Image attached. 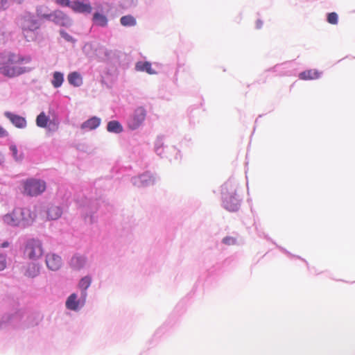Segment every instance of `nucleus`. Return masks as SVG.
Here are the masks:
<instances>
[{"mask_svg": "<svg viewBox=\"0 0 355 355\" xmlns=\"http://www.w3.org/2000/svg\"><path fill=\"white\" fill-rule=\"evenodd\" d=\"M30 61L19 54L10 51L0 53V73L4 76L14 78L28 71V69L21 65Z\"/></svg>", "mask_w": 355, "mask_h": 355, "instance_id": "f257e3e1", "label": "nucleus"}, {"mask_svg": "<svg viewBox=\"0 0 355 355\" xmlns=\"http://www.w3.org/2000/svg\"><path fill=\"white\" fill-rule=\"evenodd\" d=\"M221 193L225 209L228 211H237L241 200L237 186L232 182H227L222 186Z\"/></svg>", "mask_w": 355, "mask_h": 355, "instance_id": "f03ea898", "label": "nucleus"}, {"mask_svg": "<svg viewBox=\"0 0 355 355\" xmlns=\"http://www.w3.org/2000/svg\"><path fill=\"white\" fill-rule=\"evenodd\" d=\"M35 214L27 208H16L10 214H6L3 222L11 226L27 225L33 223Z\"/></svg>", "mask_w": 355, "mask_h": 355, "instance_id": "7ed1b4c3", "label": "nucleus"}, {"mask_svg": "<svg viewBox=\"0 0 355 355\" xmlns=\"http://www.w3.org/2000/svg\"><path fill=\"white\" fill-rule=\"evenodd\" d=\"M22 33L27 41H33L36 38V31L40 28L38 21L30 15L24 16L20 21Z\"/></svg>", "mask_w": 355, "mask_h": 355, "instance_id": "20e7f679", "label": "nucleus"}, {"mask_svg": "<svg viewBox=\"0 0 355 355\" xmlns=\"http://www.w3.org/2000/svg\"><path fill=\"white\" fill-rule=\"evenodd\" d=\"M24 194L28 196H37L46 190V182L41 180L28 179L24 182Z\"/></svg>", "mask_w": 355, "mask_h": 355, "instance_id": "39448f33", "label": "nucleus"}, {"mask_svg": "<svg viewBox=\"0 0 355 355\" xmlns=\"http://www.w3.org/2000/svg\"><path fill=\"white\" fill-rule=\"evenodd\" d=\"M24 254L31 259H37L42 257L43 249L40 241L29 240L25 247Z\"/></svg>", "mask_w": 355, "mask_h": 355, "instance_id": "423d86ee", "label": "nucleus"}, {"mask_svg": "<svg viewBox=\"0 0 355 355\" xmlns=\"http://www.w3.org/2000/svg\"><path fill=\"white\" fill-rule=\"evenodd\" d=\"M146 112L143 107L135 110L132 116L129 119L128 125L132 130L138 128L145 120Z\"/></svg>", "mask_w": 355, "mask_h": 355, "instance_id": "0eeeda50", "label": "nucleus"}, {"mask_svg": "<svg viewBox=\"0 0 355 355\" xmlns=\"http://www.w3.org/2000/svg\"><path fill=\"white\" fill-rule=\"evenodd\" d=\"M86 293H83V299H78L76 293L70 295L65 303L67 309L71 311H77L83 307L85 302Z\"/></svg>", "mask_w": 355, "mask_h": 355, "instance_id": "6e6552de", "label": "nucleus"}, {"mask_svg": "<svg viewBox=\"0 0 355 355\" xmlns=\"http://www.w3.org/2000/svg\"><path fill=\"white\" fill-rule=\"evenodd\" d=\"M5 116L9 119L11 123L17 128L23 129L27 125L26 120L24 117L15 114L10 112H6Z\"/></svg>", "mask_w": 355, "mask_h": 355, "instance_id": "1a4fd4ad", "label": "nucleus"}, {"mask_svg": "<svg viewBox=\"0 0 355 355\" xmlns=\"http://www.w3.org/2000/svg\"><path fill=\"white\" fill-rule=\"evenodd\" d=\"M46 263L49 269L57 270L62 266V259L55 254H48L46 257Z\"/></svg>", "mask_w": 355, "mask_h": 355, "instance_id": "9d476101", "label": "nucleus"}, {"mask_svg": "<svg viewBox=\"0 0 355 355\" xmlns=\"http://www.w3.org/2000/svg\"><path fill=\"white\" fill-rule=\"evenodd\" d=\"M71 8L77 12L90 13L92 10V8L87 0H85V1H73L71 3Z\"/></svg>", "mask_w": 355, "mask_h": 355, "instance_id": "9b49d317", "label": "nucleus"}, {"mask_svg": "<svg viewBox=\"0 0 355 355\" xmlns=\"http://www.w3.org/2000/svg\"><path fill=\"white\" fill-rule=\"evenodd\" d=\"M53 21L62 26H66L69 24L70 20L69 17L62 11L56 10L52 15Z\"/></svg>", "mask_w": 355, "mask_h": 355, "instance_id": "f8f14e48", "label": "nucleus"}, {"mask_svg": "<svg viewBox=\"0 0 355 355\" xmlns=\"http://www.w3.org/2000/svg\"><path fill=\"white\" fill-rule=\"evenodd\" d=\"M320 74L321 73L317 69H309L301 72L299 78L304 80H315L320 77Z\"/></svg>", "mask_w": 355, "mask_h": 355, "instance_id": "ddd939ff", "label": "nucleus"}, {"mask_svg": "<svg viewBox=\"0 0 355 355\" xmlns=\"http://www.w3.org/2000/svg\"><path fill=\"white\" fill-rule=\"evenodd\" d=\"M100 123L101 119L98 117L94 116L84 122L81 125V128L92 130L96 128Z\"/></svg>", "mask_w": 355, "mask_h": 355, "instance_id": "4468645a", "label": "nucleus"}, {"mask_svg": "<svg viewBox=\"0 0 355 355\" xmlns=\"http://www.w3.org/2000/svg\"><path fill=\"white\" fill-rule=\"evenodd\" d=\"M67 80L69 84L79 87L83 83V79L80 74L76 71L70 73L67 76Z\"/></svg>", "mask_w": 355, "mask_h": 355, "instance_id": "2eb2a0df", "label": "nucleus"}, {"mask_svg": "<svg viewBox=\"0 0 355 355\" xmlns=\"http://www.w3.org/2000/svg\"><path fill=\"white\" fill-rule=\"evenodd\" d=\"M22 318V314L20 312H16L11 315H4L3 318L4 322H9L12 324H17Z\"/></svg>", "mask_w": 355, "mask_h": 355, "instance_id": "dca6fc26", "label": "nucleus"}, {"mask_svg": "<svg viewBox=\"0 0 355 355\" xmlns=\"http://www.w3.org/2000/svg\"><path fill=\"white\" fill-rule=\"evenodd\" d=\"M85 262L86 259L85 257L76 255L71 258L70 265L73 268L78 270L83 267Z\"/></svg>", "mask_w": 355, "mask_h": 355, "instance_id": "f3484780", "label": "nucleus"}, {"mask_svg": "<svg viewBox=\"0 0 355 355\" xmlns=\"http://www.w3.org/2000/svg\"><path fill=\"white\" fill-rule=\"evenodd\" d=\"M62 215V209L58 206H51L47 211V217L51 220H56Z\"/></svg>", "mask_w": 355, "mask_h": 355, "instance_id": "a211bd4d", "label": "nucleus"}, {"mask_svg": "<svg viewBox=\"0 0 355 355\" xmlns=\"http://www.w3.org/2000/svg\"><path fill=\"white\" fill-rule=\"evenodd\" d=\"M135 69L138 71H146L149 74H153L154 71L151 67V64L148 62H138L135 65Z\"/></svg>", "mask_w": 355, "mask_h": 355, "instance_id": "6ab92c4d", "label": "nucleus"}, {"mask_svg": "<svg viewBox=\"0 0 355 355\" xmlns=\"http://www.w3.org/2000/svg\"><path fill=\"white\" fill-rule=\"evenodd\" d=\"M94 24L99 26H105L107 24V19L105 15L99 12H95L93 16Z\"/></svg>", "mask_w": 355, "mask_h": 355, "instance_id": "aec40b11", "label": "nucleus"}, {"mask_svg": "<svg viewBox=\"0 0 355 355\" xmlns=\"http://www.w3.org/2000/svg\"><path fill=\"white\" fill-rule=\"evenodd\" d=\"M107 130L108 132L120 133L123 131V127L117 121H111L107 123Z\"/></svg>", "mask_w": 355, "mask_h": 355, "instance_id": "412c9836", "label": "nucleus"}, {"mask_svg": "<svg viewBox=\"0 0 355 355\" xmlns=\"http://www.w3.org/2000/svg\"><path fill=\"white\" fill-rule=\"evenodd\" d=\"M49 121V117L43 112H41L36 118V124L40 128H46Z\"/></svg>", "mask_w": 355, "mask_h": 355, "instance_id": "4be33fe9", "label": "nucleus"}, {"mask_svg": "<svg viewBox=\"0 0 355 355\" xmlns=\"http://www.w3.org/2000/svg\"><path fill=\"white\" fill-rule=\"evenodd\" d=\"M24 0H0V9L5 10L8 9L11 4H21Z\"/></svg>", "mask_w": 355, "mask_h": 355, "instance_id": "5701e85b", "label": "nucleus"}, {"mask_svg": "<svg viewBox=\"0 0 355 355\" xmlns=\"http://www.w3.org/2000/svg\"><path fill=\"white\" fill-rule=\"evenodd\" d=\"M63 80V74L60 72L55 71L53 73V78L51 83L54 87L58 88L62 85Z\"/></svg>", "mask_w": 355, "mask_h": 355, "instance_id": "b1692460", "label": "nucleus"}, {"mask_svg": "<svg viewBox=\"0 0 355 355\" xmlns=\"http://www.w3.org/2000/svg\"><path fill=\"white\" fill-rule=\"evenodd\" d=\"M121 24L124 26H133L136 24V19L131 15H125L121 18Z\"/></svg>", "mask_w": 355, "mask_h": 355, "instance_id": "393cba45", "label": "nucleus"}, {"mask_svg": "<svg viewBox=\"0 0 355 355\" xmlns=\"http://www.w3.org/2000/svg\"><path fill=\"white\" fill-rule=\"evenodd\" d=\"M92 282V279L89 277H85L82 278L78 284V286L83 291H85L90 286ZM85 293V292H83Z\"/></svg>", "mask_w": 355, "mask_h": 355, "instance_id": "a878e982", "label": "nucleus"}, {"mask_svg": "<svg viewBox=\"0 0 355 355\" xmlns=\"http://www.w3.org/2000/svg\"><path fill=\"white\" fill-rule=\"evenodd\" d=\"M38 273H39L38 268L35 264H32V265L29 266L25 275L28 277H35Z\"/></svg>", "mask_w": 355, "mask_h": 355, "instance_id": "bb28decb", "label": "nucleus"}, {"mask_svg": "<svg viewBox=\"0 0 355 355\" xmlns=\"http://www.w3.org/2000/svg\"><path fill=\"white\" fill-rule=\"evenodd\" d=\"M10 150L12 152V155L13 157L16 160L19 161V160L22 159L23 155H22V153H20L19 155H18V150H17V146L15 145H11L10 146Z\"/></svg>", "mask_w": 355, "mask_h": 355, "instance_id": "cd10ccee", "label": "nucleus"}, {"mask_svg": "<svg viewBox=\"0 0 355 355\" xmlns=\"http://www.w3.org/2000/svg\"><path fill=\"white\" fill-rule=\"evenodd\" d=\"M338 19V15L334 12H330L327 15V21L331 24H337Z\"/></svg>", "mask_w": 355, "mask_h": 355, "instance_id": "c85d7f7f", "label": "nucleus"}, {"mask_svg": "<svg viewBox=\"0 0 355 355\" xmlns=\"http://www.w3.org/2000/svg\"><path fill=\"white\" fill-rule=\"evenodd\" d=\"M223 243L228 245H235L236 243V240L232 236H226L223 239Z\"/></svg>", "mask_w": 355, "mask_h": 355, "instance_id": "c756f323", "label": "nucleus"}, {"mask_svg": "<svg viewBox=\"0 0 355 355\" xmlns=\"http://www.w3.org/2000/svg\"><path fill=\"white\" fill-rule=\"evenodd\" d=\"M6 267V258L3 254H0V271L3 270Z\"/></svg>", "mask_w": 355, "mask_h": 355, "instance_id": "7c9ffc66", "label": "nucleus"}, {"mask_svg": "<svg viewBox=\"0 0 355 355\" xmlns=\"http://www.w3.org/2000/svg\"><path fill=\"white\" fill-rule=\"evenodd\" d=\"M147 181V179H146V175H141L139 178H135L134 179V184L135 185H137V186H140L141 185V183L142 182H146Z\"/></svg>", "mask_w": 355, "mask_h": 355, "instance_id": "2f4dec72", "label": "nucleus"}, {"mask_svg": "<svg viewBox=\"0 0 355 355\" xmlns=\"http://www.w3.org/2000/svg\"><path fill=\"white\" fill-rule=\"evenodd\" d=\"M55 2L61 6L71 7V6L70 0H55Z\"/></svg>", "mask_w": 355, "mask_h": 355, "instance_id": "473e14b6", "label": "nucleus"}, {"mask_svg": "<svg viewBox=\"0 0 355 355\" xmlns=\"http://www.w3.org/2000/svg\"><path fill=\"white\" fill-rule=\"evenodd\" d=\"M8 136V132L3 128L1 125H0V138L1 137H6Z\"/></svg>", "mask_w": 355, "mask_h": 355, "instance_id": "72a5a7b5", "label": "nucleus"}, {"mask_svg": "<svg viewBox=\"0 0 355 355\" xmlns=\"http://www.w3.org/2000/svg\"><path fill=\"white\" fill-rule=\"evenodd\" d=\"M60 34L63 37H64L67 41H71L72 40V37L68 35L67 33L64 31H60Z\"/></svg>", "mask_w": 355, "mask_h": 355, "instance_id": "f704fd0d", "label": "nucleus"}, {"mask_svg": "<svg viewBox=\"0 0 355 355\" xmlns=\"http://www.w3.org/2000/svg\"><path fill=\"white\" fill-rule=\"evenodd\" d=\"M262 26H263V21L260 19H257L256 21V28L257 29H260V28H261Z\"/></svg>", "mask_w": 355, "mask_h": 355, "instance_id": "c9c22d12", "label": "nucleus"}, {"mask_svg": "<svg viewBox=\"0 0 355 355\" xmlns=\"http://www.w3.org/2000/svg\"><path fill=\"white\" fill-rule=\"evenodd\" d=\"M4 35L3 27L0 26V37Z\"/></svg>", "mask_w": 355, "mask_h": 355, "instance_id": "e433bc0d", "label": "nucleus"}, {"mask_svg": "<svg viewBox=\"0 0 355 355\" xmlns=\"http://www.w3.org/2000/svg\"><path fill=\"white\" fill-rule=\"evenodd\" d=\"M0 246H1L3 248H6V247L8 246V242H3L2 244H0Z\"/></svg>", "mask_w": 355, "mask_h": 355, "instance_id": "4c0bfd02", "label": "nucleus"}]
</instances>
